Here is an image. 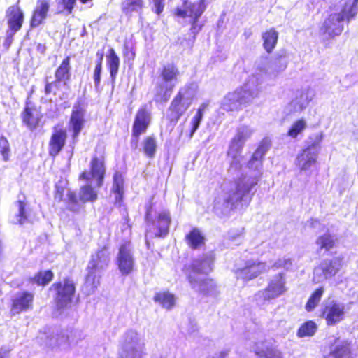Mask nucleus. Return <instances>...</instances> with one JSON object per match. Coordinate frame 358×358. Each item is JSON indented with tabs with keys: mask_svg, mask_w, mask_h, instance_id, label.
Returning a JSON list of instances; mask_svg holds the SVG:
<instances>
[{
	"mask_svg": "<svg viewBox=\"0 0 358 358\" xmlns=\"http://www.w3.org/2000/svg\"><path fill=\"white\" fill-rule=\"evenodd\" d=\"M330 355L334 358H352L350 343L345 341L335 346L331 350Z\"/></svg>",
	"mask_w": 358,
	"mask_h": 358,
	"instance_id": "39",
	"label": "nucleus"
},
{
	"mask_svg": "<svg viewBox=\"0 0 358 358\" xmlns=\"http://www.w3.org/2000/svg\"><path fill=\"white\" fill-rule=\"evenodd\" d=\"M285 284L283 273L276 275L262 291L263 299L268 301L282 295L287 290Z\"/></svg>",
	"mask_w": 358,
	"mask_h": 358,
	"instance_id": "15",
	"label": "nucleus"
},
{
	"mask_svg": "<svg viewBox=\"0 0 358 358\" xmlns=\"http://www.w3.org/2000/svg\"><path fill=\"white\" fill-rule=\"evenodd\" d=\"M343 262V256L336 257L333 259L324 262L321 267L322 274L326 278L335 276L342 267Z\"/></svg>",
	"mask_w": 358,
	"mask_h": 358,
	"instance_id": "28",
	"label": "nucleus"
},
{
	"mask_svg": "<svg viewBox=\"0 0 358 358\" xmlns=\"http://www.w3.org/2000/svg\"><path fill=\"white\" fill-rule=\"evenodd\" d=\"M253 352L257 358H283L281 351L267 341L255 343Z\"/></svg>",
	"mask_w": 358,
	"mask_h": 358,
	"instance_id": "19",
	"label": "nucleus"
},
{
	"mask_svg": "<svg viewBox=\"0 0 358 358\" xmlns=\"http://www.w3.org/2000/svg\"><path fill=\"white\" fill-rule=\"evenodd\" d=\"M337 239L335 236L329 232L318 236L316 239V244L320 251L329 252L336 245Z\"/></svg>",
	"mask_w": 358,
	"mask_h": 358,
	"instance_id": "33",
	"label": "nucleus"
},
{
	"mask_svg": "<svg viewBox=\"0 0 358 358\" xmlns=\"http://www.w3.org/2000/svg\"><path fill=\"white\" fill-rule=\"evenodd\" d=\"M317 326L315 322L308 320L303 323L297 330L296 335L299 338L312 336L315 334Z\"/></svg>",
	"mask_w": 358,
	"mask_h": 358,
	"instance_id": "42",
	"label": "nucleus"
},
{
	"mask_svg": "<svg viewBox=\"0 0 358 358\" xmlns=\"http://www.w3.org/2000/svg\"><path fill=\"white\" fill-rule=\"evenodd\" d=\"M66 189L65 185L62 184V182H59L55 185V190L53 196L57 202H62L64 201V194Z\"/></svg>",
	"mask_w": 358,
	"mask_h": 358,
	"instance_id": "51",
	"label": "nucleus"
},
{
	"mask_svg": "<svg viewBox=\"0 0 358 358\" xmlns=\"http://www.w3.org/2000/svg\"><path fill=\"white\" fill-rule=\"evenodd\" d=\"M64 210L74 214L78 213L83 208L81 199L73 190H69L64 199Z\"/></svg>",
	"mask_w": 358,
	"mask_h": 358,
	"instance_id": "30",
	"label": "nucleus"
},
{
	"mask_svg": "<svg viewBox=\"0 0 358 358\" xmlns=\"http://www.w3.org/2000/svg\"><path fill=\"white\" fill-rule=\"evenodd\" d=\"M279 38V33L271 27L262 33V45L265 51L271 54L275 48Z\"/></svg>",
	"mask_w": 358,
	"mask_h": 358,
	"instance_id": "27",
	"label": "nucleus"
},
{
	"mask_svg": "<svg viewBox=\"0 0 358 358\" xmlns=\"http://www.w3.org/2000/svg\"><path fill=\"white\" fill-rule=\"evenodd\" d=\"M120 358H142V354L135 348H124L120 354Z\"/></svg>",
	"mask_w": 358,
	"mask_h": 358,
	"instance_id": "50",
	"label": "nucleus"
},
{
	"mask_svg": "<svg viewBox=\"0 0 358 358\" xmlns=\"http://www.w3.org/2000/svg\"><path fill=\"white\" fill-rule=\"evenodd\" d=\"M50 10V3L48 0H37L36 6L34 8L29 25L31 28H36L43 24L48 17Z\"/></svg>",
	"mask_w": 358,
	"mask_h": 358,
	"instance_id": "20",
	"label": "nucleus"
},
{
	"mask_svg": "<svg viewBox=\"0 0 358 358\" xmlns=\"http://www.w3.org/2000/svg\"><path fill=\"white\" fill-rule=\"evenodd\" d=\"M54 273L51 270H40L33 277L29 278V282L37 286L45 287L52 281Z\"/></svg>",
	"mask_w": 358,
	"mask_h": 358,
	"instance_id": "34",
	"label": "nucleus"
},
{
	"mask_svg": "<svg viewBox=\"0 0 358 358\" xmlns=\"http://www.w3.org/2000/svg\"><path fill=\"white\" fill-rule=\"evenodd\" d=\"M317 162V152L303 149L298 155L296 164L301 171L308 170Z\"/></svg>",
	"mask_w": 358,
	"mask_h": 358,
	"instance_id": "29",
	"label": "nucleus"
},
{
	"mask_svg": "<svg viewBox=\"0 0 358 358\" xmlns=\"http://www.w3.org/2000/svg\"><path fill=\"white\" fill-rule=\"evenodd\" d=\"M357 3L358 0L345 1L340 12L330 13L326 17L320 28V32L331 38L340 36L343 31L342 22L345 20L350 21L356 15Z\"/></svg>",
	"mask_w": 358,
	"mask_h": 358,
	"instance_id": "3",
	"label": "nucleus"
},
{
	"mask_svg": "<svg viewBox=\"0 0 358 358\" xmlns=\"http://www.w3.org/2000/svg\"><path fill=\"white\" fill-rule=\"evenodd\" d=\"M345 308L343 305L331 301L321 310L320 317L325 319L328 326H334L344 319Z\"/></svg>",
	"mask_w": 358,
	"mask_h": 358,
	"instance_id": "17",
	"label": "nucleus"
},
{
	"mask_svg": "<svg viewBox=\"0 0 358 358\" xmlns=\"http://www.w3.org/2000/svg\"><path fill=\"white\" fill-rule=\"evenodd\" d=\"M120 5L122 12L126 15L134 12H140L145 7L143 0H122Z\"/></svg>",
	"mask_w": 358,
	"mask_h": 358,
	"instance_id": "36",
	"label": "nucleus"
},
{
	"mask_svg": "<svg viewBox=\"0 0 358 358\" xmlns=\"http://www.w3.org/2000/svg\"><path fill=\"white\" fill-rule=\"evenodd\" d=\"M187 245L192 250H196L205 245V236L197 228H192L185 237Z\"/></svg>",
	"mask_w": 358,
	"mask_h": 358,
	"instance_id": "31",
	"label": "nucleus"
},
{
	"mask_svg": "<svg viewBox=\"0 0 358 358\" xmlns=\"http://www.w3.org/2000/svg\"><path fill=\"white\" fill-rule=\"evenodd\" d=\"M0 358H6V357L4 354L0 352Z\"/></svg>",
	"mask_w": 358,
	"mask_h": 358,
	"instance_id": "58",
	"label": "nucleus"
},
{
	"mask_svg": "<svg viewBox=\"0 0 358 358\" xmlns=\"http://www.w3.org/2000/svg\"><path fill=\"white\" fill-rule=\"evenodd\" d=\"M234 165H239V163L238 162H236L235 163H231L230 166H233Z\"/></svg>",
	"mask_w": 358,
	"mask_h": 358,
	"instance_id": "57",
	"label": "nucleus"
},
{
	"mask_svg": "<svg viewBox=\"0 0 358 358\" xmlns=\"http://www.w3.org/2000/svg\"><path fill=\"white\" fill-rule=\"evenodd\" d=\"M323 136L321 133L312 135L308 137V142L304 150L312 152H317V150L320 148V144L322 141Z\"/></svg>",
	"mask_w": 358,
	"mask_h": 358,
	"instance_id": "48",
	"label": "nucleus"
},
{
	"mask_svg": "<svg viewBox=\"0 0 358 358\" xmlns=\"http://www.w3.org/2000/svg\"><path fill=\"white\" fill-rule=\"evenodd\" d=\"M252 185L237 183L235 191L230 192L224 199V204L227 208L234 209L238 203L243 201L244 196L251 191Z\"/></svg>",
	"mask_w": 358,
	"mask_h": 358,
	"instance_id": "21",
	"label": "nucleus"
},
{
	"mask_svg": "<svg viewBox=\"0 0 358 358\" xmlns=\"http://www.w3.org/2000/svg\"><path fill=\"white\" fill-rule=\"evenodd\" d=\"M120 66V59L113 48H109L106 54V67L112 83H115Z\"/></svg>",
	"mask_w": 358,
	"mask_h": 358,
	"instance_id": "26",
	"label": "nucleus"
},
{
	"mask_svg": "<svg viewBox=\"0 0 358 358\" xmlns=\"http://www.w3.org/2000/svg\"><path fill=\"white\" fill-rule=\"evenodd\" d=\"M116 264L123 275H128L134 271L135 264L131 253L130 241H126L120 245Z\"/></svg>",
	"mask_w": 358,
	"mask_h": 358,
	"instance_id": "12",
	"label": "nucleus"
},
{
	"mask_svg": "<svg viewBox=\"0 0 358 358\" xmlns=\"http://www.w3.org/2000/svg\"><path fill=\"white\" fill-rule=\"evenodd\" d=\"M142 150L146 157L152 159L155 157L157 152V141L153 136H147L143 140Z\"/></svg>",
	"mask_w": 358,
	"mask_h": 358,
	"instance_id": "40",
	"label": "nucleus"
},
{
	"mask_svg": "<svg viewBox=\"0 0 358 358\" xmlns=\"http://www.w3.org/2000/svg\"><path fill=\"white\" fill-rule=\"evenodd\" d=\"M184 8L177 7L173 11L176 17L191 19V31L197 34L201 30L203 25L198 24V20L206 9L205 0H199L198 2H190L189 0H182Z\"/></svg>",
	"mask_w": 358,
	"mask_h": 358,
	"instance_id": "5",
	"label": "nucleus"
},
{
	"mask_svg": "<svg viewBox=\"0 0 358 358\" xmlns=\"http://www.w3.org/2000/svg\"><path fill=\"white\" fill-rule=\"evenodd\" d=\"M146 245L148 248L150 247V243L148 242V241H146Z\"/></svg>",
	"mask_w": 358,
	"mask_h": 358,
	"instance_id": "59",
	"label": "nucleus"
},
{
	"mask_svg": "<svg viewBox=\"0 0 358 358\" xmlns=\"http://www.w3.org/2000/svg\"><path fill=\"white\" fill-rule=\"evenodd\" d=\"M0 155L4 162H8L11 156V149L8 140L4 136H0Z\"/></svg>",
	"mask_w": 358,
	"mask_h": 358,
	"instance_id": "47",
	"label": "nucleus"
},
{
	"mask_svg": "<svg viewBox=\"0 0 358 358\" xmlns=\"http://www.w3.org/2000/svg\"><path fill=\"white\" fill-rule=\"evenodd\" d=\"M266 264L261 262L249 261L243 268L238 270L241 278L250 280L256 278L264 271Z\"/></svg>",
	"mask_w": 358,
	"mask_h": 358,
	"instance_id": "23",
	"label": "nucleus"
},
{
	"mask_svg": "<svg viewBox=\"0 0 358 358\" xmlns=\"http://www.w3.org/2000/svg\"><path fill=\"white\" fill-rule=\"evenodd\" d=\"M41 118L42 115L36 112V108L27 103L21 113L23 124L30 131H34L41 125Z\"/></svg>",
	"mask_w": 358,
	"mask_h": 358,
	"instance_id": "22",
	"label": "nucleus"
},
{
	"mask_svg": "<svg viewBox=\"0 0 358 358\" xmlns=\"http://www.w3.org/2000/svg\"><path fill=\"white\" fill-rule=\"evenodd\" d=\"M180 74L178 67L174 63H167L162 66L159 70V76L163 82L169 83L163 92L159 91L157 92L155 96L158 98L156 101L160 103L167 102L175 87V85L171 84L172 82L176 81ZM159 88L162 90V85H159Z\"/></svg>",
	"mask_w": 358,
	"mask_h": 358,
	"instance_id": "7",
	"label": "nucleus"
},
{
	"mask_svg": "<svg viewBox=\"0 0 358 358\" xmlns=\"http://www.w3.org/2000/svg\"><path fill=\"white\" fill-rule=\"evenodd\" d=\"M67 131L64 128L53 127V131L48 141V155L55 159L64 149L66 140Z\"/></svg>",
	"mask_w": 358,
	"mask_h": 358,
	"instance_id": "16",
	"label": "nucleus"
},
{
	"mask_svg": "<svg viewBox=\"0 0 358 358\" xmlns=\"http://www.w3.org/2000/svg\"><path fill=\"white\" fill-rule=\"evenodd\" d=\"M153 300L167 310L172 309L176 305L174 294L167 291L156 292Z\"/></svg>",
	"mask_w": 358,
	"mask_h": 358,
	"instance_id": "32",
	"label": "nucleus"
},
{
	"mask_svg": "<svg viewBox=\"0 0 358 358\" xmlns=\"http://www.w3.org/2000/svg\"><path fill=\"white\" fill-rule=\"evenodd\" d=\"M190 90V85H185L183 87L179 89L172 99L168 108V119L171 123L176 124L189 108L191 101H187L186 95Z\"/></svg>",
	"mask_w": 358,
	"mask_h": 358,
	"instance_id": "8",
	"label": "nucleus"
},
{
	"mask_svg": "<svg viewBox=\"0 0 358 358\" xmlns=\"http://www.w3.org/2000/svg\"><path fill=\"white\" fill-rule=\"evenodd\" d=\"M6 17L7 24L12 34L22 29L24 20V14L18 3L8 8L6 11Z\"/></svg>",
	"mask_w": 358,
	"mask_h": 358,
	"instance_id": "18",
	"label": "nucleus"
},
{
	"mask_svg": "<svg viewBox=\"0 0 358 358\" xmlns=\"http://www.w3.org/2000/svg\"><path fill=\"white\" fill-rule=\"evenodd\" d=\"M18 198L19 199L16 202L18 207V213L16 215V217L17 223L22 225L28 221V213L26 210L27 200L26 195L22 192L18 195Z\"/></svg>",
	"mask_w": 358,
	"mask_h": 358,
	"instance_id": "37",
	"label": "nucleus"
},
{
	"mask_svg": "<svg viewBox=\"0 0 358 358\" xmlns=\"http://www.w3.org/2000/svg\"><path fill=\"white\" fill-rule=\"evenodd\" d=\"M250 135V133L246 131H238L231 140L227 150V155L231 156L233 159H236L237 155L242 152L244 143L247 138H249Z\"/></svg>",
	"mask_w": 358,
	"mask_h": 358,
	"instance_id": "24",
	"label": "nucleus"
},
{
	"mask_svg": "<svg viewBox=\"0 0 358 358\" xmlns=\"http://www.w3.org/2000/svg\"><path fill=\"white\" fill-rule=\"evenodd\" d=\"M206 105L202 104L196 110V114L193 117L191 121V129L189 133V137L192 138L196 131L198 129L201 120L203 116V111L206 108Z\"/></svg>",
	"mask_w": 358,
	"mask_h": 358,
	"instance_id": "45",
	"label": "nucleus"
},
{
	"mask_svg": "<svg viewBox=\"0 0 358 358\" xmlns=\"http://www.w3.org/2000/svg\"><path fill=\"white\" fill-rule=\"evenodd\" d=\"M96 55L99 56V58L96 62L93 77L94 80V85L97 87L99 86L101 83V73L102 70L103 54L102 52L99 53L98 52Z\"/></svg>",
	"mask_w": 358,
	"mask_h": 358,
	"instance_id": "49",
	"label": "nucleus"
},
{
	"mask_svg": "<svg viewBox=\"0 0 358 358\" xmlns=\"http://www.w3.org/2000/svg\"><path fill=\"white\" fill-rule=\"evenodd\" d=\"M76 0H61V3L63 6V8L64 10H66L68 15L72 13L76 5Z\"/></svg>",
	"mask_w": 358,
	"mask_h": 358,
	"instance_id": "53",
	"label": "nucleus"
},
{
	"mask_svg": "<svg viewBox=\"0 0 358 358\" xmlns=\"http://www.w3.org/2000/svg\"><path fill=\"white\" fill-rule=\"evenodd\" d=\"M63 85V81L55 78L52 81H49L47 78L45 80L44 93L46 95L53 94L56 96L60 91Z\"/></svg>",
	"mask_w": 358,
	"mask_h": 358,
	"instance_id": "43",
	"label": "nucleus"
},
{
	"mask_svg": "<svg viewBox=\"0 0 358 358\" xmlns=\"http://www.w3.org/2000/svg\"><path fill=\"white\" fill-rule=\"evenodd\" d=\"M49 289L55 293L54 301L57 308L64 309L72 303L76 287L74 281L70 277H65L62 280L52 283Z\"/></svg>",
	"mask_w": 358,
	"mask_h": 358,
	"instance_id": "4",
	"label": "nucleus"
},
{
	"mask_svg": "<svg viewBox=\"0 0 358 358\" xmlns=\"http://www.w3.org/2000/svg\"><path fill=\"white\" fill-rule=\"evenodd\" d=\"M324 292V287H320L311 294L305 306V308L308 312L313 310L317 306Z\"/></svg>",
	"mask_w": 358,
	"mask_h": 358,
	"instance_id": "41",
	"label": "nucleus"
},
{
	"mask_svg": "<svg viewBox=\"0 0 358 358\" xmlns=\"http://www.w3.org/2000/svg\"><path fill=\"white\" fill-rule=\"evenodd\" d=\"M85 108L84 101L78 100L73 105L69 122V128L72 131V138L76 139L83 129L85 120Z\"/></svg>",
	"mask_w": 358,
	"mask_h": 358,
	"instance_id": "13",
	"label": "nucleus"
},
{
	"mask_svg": "<svg viewBox=\"0 0 358 358\" xmlns=\"http://www.w3.org/2000/svg\"><path fill=\"white\" fill-rule=\"evenodd\" d=\"M151 122V113L146 106L140 107L135 114L131 128V147L136 149L139 138L144 134Z\"/></svg>",
	"mask_w": 358,
	"mask_h": 358,
	"instance_id": "9",
	"label": "nucleus"
},
{
	"mask_svg": "<svg viewBox=\"0 0 358 358\" xmlns=\"http://www.w3.org/2000/svg\"><path fill=\"white\" fill-rule=\"evenodd\" d=\"M250 96L249 91L242 88L237 89L224 96L222 107L227 112L241 110L249 103Z\"/></svg>",
	"mask_w": 358,
	"mask_h": 358,
	"instance_id": "11",
	"label": "nucleus"
},
{
	"mask_svg": "<svg viewBox=\"0 0 358 358\" xmlns=\"http://www.w3.org/2000/svg\"><path fill=\"white\" fill-rule=\"evenodd\" d=\"M124 178L121 173L115 172L113 177V187L112 192L116 195L115 201L118 203H122L124 196Z\"/></svg>",
	"mask_w": 358,
	"mask_h": 358,
	"instance_id": "35",
	"label": "nucleus"
},
{
	"mask_svg": "<svg viewBox=\"0 0 358 358\" xmlns=\"http://www.w3.org/2000/svg\"><path fill=\"white\" fill-rule=\"evenodd\" d=\"M110 262L108 247L103 245L91 255L86 267L83 287L88 295L94 294L101 284V272Z\"/></svg>",
	"mask_w": 358,
	"mask_h": 358,
	"instance_id": "2",
	"label": "nucleus"
},
{
	"mask_svg": "<svg viewBox=\"0 0 358 358\" xmlns=\"http://www.w3.org/2000/svg\"><path fill=\"white\" fill-rule=\"evenodd\" d=\"M106 175L105 157L94 155L92 157L90 162V170H84L78 176V180L89 182L96 180L97 187H101L103 185Z\"/></svg>",
	"mask_w": 358,
	"mask_h": 358,
	"instance_id": "10",
	"label": "nucleus"
},
{
	"mask_svg": "<svg viewBox=\"0 0 358 358\" xmlns=\"http://www.w3.org/2000/svg\"><path fill=\"white\" fill-rule=\"evenodd\" d=\"M275 71H280L286 69L287 66V55L285 52L277 53L271 61Z\"/></svg>",
	"mask_w": 358,
	"mask_h": 358,
	"instance_id": "46",
	"label": "nucleus"
},
{
	"mask_svg": "<svg viewBox=\"0 0 358 358\" xmlns=\"http://www.w3.org/2000/svg\"><path fill=\"white\" fill-rule=\"evenodd\" d=\"M155 7L154 12L159 15L164 10L165 6V0H152Z\"/></svg>",
	"mask_w": 358,
	"mask_h": 358,
	"instance_id": "54",
	"label": "nucleus"
},
{
	"mask_svg": "<svg viewBox=\"0 0 358 358\" xmlns=\"http://www.w3.org/2000/svg\"><path fill=\"white\" fill-rule=\"evenodd\" d=\"M271 145L270 139L264 138L260 141L255 151L264 158V155L271 148Z\"/></svg>",
	"mask_w": 358,
	"mask_h": 358,
	"instance_id": "52",
	"label": "nucleus"
},
{
	"mask_svg": "<svg viewBox=\"0 0 358 358\" xmlns=\"http://www.w3.org/2000/svg\"><path fill=\"white\" fill-rule=\"evenodd\" d=\"M152 207L150 206L145 213V219L150 226L147 233L153 232L154 236L157 238H164L169 232L171 224V213L168 210H163L157 213L156 217H151Z\"/></svg>",
	"mask_w": 358,
	"mask_h": 358,
	"instance_id": "6",
	"label": "nucleus"
},
{
	"mask_svg": "<svg viewBox=\"0 0 358 358\" xmlns=\"http://www.w3.org/2000/svg\"><path fill=\"white\" fill-rule=\"evenodd\" d=\"M34 294L24 290L16 294L11 299L10 313L11 315H20L34 308Z\"/></svg>",
	"mask_w": 358,
	"mask_h": 358,
	"instance_id": "14",
	"label": "nucleus"
},
{
	"mask_svg": "<svg viewBox=\"0 0 358 358\" xmlns=\"http://www.w3.org/2000/svg\"><path fill=\"white\" fill-rule=\"evenodd\" d=\"M212 270L210 265L203 259H195L190 264L185 265L182 268L192 288L202 297L209 296L217 292L216 281L207 277Z\"/></svg>",
	"mask_w": 358,
	"mask_h": 358,
	"instance_id": "1",
	"label": "nucleus"
},
{
	"mask_svg": "<svg viewBox=\"0 0 358 358\" xmlns=\"http://www.w3.org/2000/svg\"><path fill=\"white\" fill-rule=\"evenodd\" d=\"M71 57L66 56L55 71V78L63 81V86L69 88L71 77Z\"/></svg>",
	"mask_w": 358,
	"mask_h": 358,
	"instance_id": "25",
	"label": "nucleus"
},
{
	"mask_svg": "<svg viewBox=\"0 0 358 358\" xmlns=\"http://www.w3.org/2000/svg\"><path fill=\"white\" fill-rule=\"evenodd\" d=\"M339 341V338H336L335 339V343H336V342H337V341Z\"/></svg>",
	"mask_w": 358,
	"mask_h": 358,
	"instance_id": "60",
	"label": "nucleus"
},
{
	"mask_svg": "<svg viewBox=\"0 0 358 358\" xmlns=\"http://www.w3.org/2000/svg\"><path fill=\"white\" fill-rule=\"evenodd\" d=\"M306 128V121L303 119H299L292 124L287 134L292 138H296L299 134H302Z\"/></svg>",
	"mask_w": 358,
	"mask_h": 358,
	"instance_id": "44",
	"label": "nucleus"
},
{
	"mask_svg": "<svg viewBox=\"0 0 358 358\" xmlns=\"http://www.w3.org/2000/svg\"><path fill=\"white\" fill-rule=\"evenodd\" d=\"M79 197L81 203L94 202L98 199V194L94 188L90 184H86L80 187Z\"/></svg>",
	"mask_w": 358,
	"mask_h": 358,
	"instance_id": "38",
	"label": "nucleus"
},
{
	"mask_svg": "<svg viewBox=\"0 0 358 358\" xmlns=\"http://www.w3.org/2000/svg\"><path fill=\"white\" fill-rule=\"evenodd\" d=\"M124 57H127L129 60H134L136 57V52L134 48H129L127 45H124L123 50Z\"/></svg>",
	"mask_w": 358,
	"mask_h": 358,
	"instance_id": "56",
	"label": "nucleus"
},
{
	"mask_svg": "<svg viewBox=\"0 0 358 358\" xmlns=\"http://www.w3.org/2000/svg\"><path fill=\"white\" fill-rule=\"evenodd\" d=\"M263 159H264L263 157H262L259 153H257L255 150L248 162V166L249 168H252L253 164L256 162H259L260 164H262Z\"/></svg>",
	"mask_w": 358,
	"mask_h": 358,
	"instance_id": "55",
	"label": "nucleus"
}]
</instances>
